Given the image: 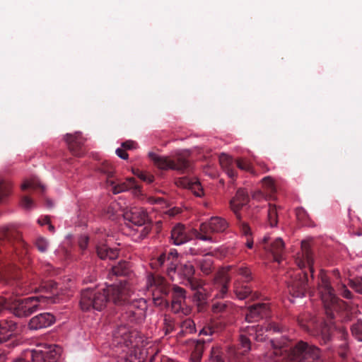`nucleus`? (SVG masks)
Listing matches in <instances>:
<instances>
[{
	"label": "nucleus",
	"mask_w": 362,
	"mask_h": 362,
	"mask_svg": "<svg viewBox=\"0 0 362 362\" xmlns=\"http://www.w3.org/2000/svg\"><path fill=\"white\" fill-rule=\"evenodd\" d=\"M116 154L122 159L126 160L128 158V153L126 152V150H124L122 147L118 148L116 150Z\"/></svg>",
	"instance_id": "62"
},
{
	"label": "nucleus",
	"mask_w": 362,
	"mask_h": 362,
	"mask_svg": "<svg viewBox=\"0 0 362 362\" xmlns=\"http://www.w3.org/2000/svg\"><path fill=\"white\" fill-rule=\"evenodd\" d=\"M352 335L358 341H362V320H358L351 328Z\"/></svg>",
	"instance_id": "42"
},
{
	"label": "nucleus",
	"mask_w": 362,
	"mask_h": 362,
	"mask_svg": "<svg viewBox=\"0 0 362 362\" xmlns=\"http://www.w3.org/2000/svg\"><path fill=\"white\" fill-rule=\"evenodd\" d=\"M89 241V238L87 235H81L78 239V246L81 250H85L87 248Z\"/></svg>",
	"instance_id": "55"
},
{
	"label": "nucleus",
	"mask_w": 362,
	"mask_h": 362,
	"mask_svg": "<svg viewBox=\"0 0 362 362\" xmlns=\"http://www.w3.org/2000/svg\"><path fill=\"white\" fill-rule=\"evenodd\" d=\"M218 332L216 324L211 322L205 325L199 332L200 335L213 336Z\"/></svg>",
	"instance_id": "41"
},
{
	"label": "nucleus",
	"mask_w": 362,
	"mask_h": 362,
	"mask_svg": "<svg viewBox=\"0 0 362 362\" xmlns=\"http://www.w3.org/2000/svg\"><path fill=\"white\" fill-rule=\"evenodd\" d=\"M263 187L269 193H274L276 191L274 180L270 176H267L262 180Z\"/></svg>",
	"instance_id": "44"
},
{
	"label": "nucleus",
	"mask_w": 362,
	"mask_h": 362,
	"mask_svg": "<svg viewBox=\"0 0 362 362\" xmlns=\"http://www.w3.org/2000/svg\"><path fill=\"white\" fill-rule=\"evenodd\" d=\"M240 344L241 348L243 349V352H248L251 349L250 340L244 334L240 336Z\"/></svg>",
	"instance_id": "50"
},
{
	"label": "nucleus",
	"mask_w": 362,
	"mask_h": 362,
	"mask_svg": "<svg viewBox=\"0 0 362 362\" xmlns=\"http://www.w3.org/2000/svg\"><path fill=\"white\" fill-rule=\"evenodd\" d=\"M348 351V344L346 341H344L340 346L339 349V356L344 358L346 356Z\"/></svg>",
	"instance_id": "57"
},
{
	"label": "nucleus",
	"mask_w": 362,
	"mask_h": 362,
	"mask_svg": "<svg viewBox=\"0 0 362 362\" xmlns=\"http://www.w3.org/2000/svg\"><path fill=\"white\" fill-rule=\"evenodd\" d=\"M136 145L137 144L135 141L129 140V141H126L123 142L122 144V147L124 150H131V149L136 148Z\"/></svg>",
	"instance_id": "60"
},
{
	"label": "nucleus",
	"mask_w": 362,
	"mask_h": 362,
	"mask_svg": "<svg viewBox=\"0 0 362 362\" xmlns=\"http://www.w3.org/2000/svg\"><path fill=\"white\" fill-rule=\"evenodd\" d=\"M318 290L320 294L322 303L327 320L321 324L320 328L314 330V321L307 320L303 317H299L298 322L299 325L312 335L321 337L324 344H327L331 339L332 332L334 329V312L338 311L343 301L339 300L334 293V289L330 285L328 277L321 274L320 281L318 284Z\"/></svg>",
	"instance_id": "1"
},
{
	"label": "nucleus",
	"mask_w": 362,
	"mask_h": 362,
	"mask_svg": "<svg viewBox=\"0 0 362 362\" xmlns=\"http://www.w3.org/2000/svg\"><path fill=\"white\" fill-rule=\"evenodd\" d=\"M185 303H177V302L172 301V305H171L172 310L175 313L182 312L184 314L187 315L189 312V309L187 307L185 308Z\"/></svg>",
	"instance_id": "48"
},
{
	"label": "nucleus",
	"mask_w": 362,
	"mask_h": 362,
	"mask_svg": "<svg viewBox=\"0 0 362 362\" xmlns=\"http://www.w3.org/2000/svg\"><path fill=\"white\" fill-rule=\"evenodd\" d=\"M110 247L106 245H102L97 247V254L100 259H106L105 253L108 252Z\"/></svg>",
	"instance_id": "53"
},
{
	"label": "nucleus",
	"mask_w": 362,
	"mask_h": 362,
	"mask_svg": "<svg viewBox=\"0 0 362 362\" xmlns=\"http://www.w3.org/2000/svg\"><path fill=\"white\" fill-rule=\"evenodd\" d=\"M130 297V290L129 289V296L127 300L122 303H117V305H122L120 310V325L117 327L125 326L129 330V327L127 326L125 322L129 323H139L146 316V310L147 308L146 300L143 298L134 300L131 302L129 301Z\"/></svg>",
	"instance_id": "7"
},
{
	"label": "nucleus",
	"mask_w": 362,
	"mask_h": 362,
	"mask_svg": "<svg viewBox=\"0 0 362 362\" xmlns=\"http://www.w3.org/2000/svg\"><path fill=\"white\" fill-rule=\"evenodd\" d=\"M214 281L215 288L217 290L215 296L223 298L228 291V285L230 281V276L226 272L221 271L216 274Z\"/></svg>",
	"instance_id": "22"
},
{
	"label": "nucleus",
	"mask_w": 362,
	"mask_h": 362,
	"mask_svg": "<svg viewBox=\"0 0 362 362\" xmlns=\"http://www.w3.org/2000/svg\"><path fill=\"white\" fill-rule=\"evenodd\" d=\"M21 206L25 209H30L34 206V202L29 197L24 196L21 199Z\"/></svg>",
	"instance_id": "54"
},
{
	"label": "nucleus",
	"mask_w": 362,
	"mask_h": 362,
	"mask_svg": "<svg viewBox=\"0 0 362 362\" xmlns=\"http://www.w3.org/2000/svg\"><path fill=\"white\" fill-rule=\"evenodd\" d=\"M128 296L129 286L127 281H123L119 285L83 290L79 304L83 311H101L109 302L112 301L114 304L122 303Z\"/></svg>",
	"instance_id": "2"
},
{
	"label": "nucleus",
	"mask_w": 362,
	"mask_h": 362,
	"mask_svg": "<svg viewBox=\"0 0 362 362\" xmlns=\"http://www.w3.org/2000/svg\"><path fill=\"white\" fill-rule=\"evenodd\" d=\"M107 174V182L112 187V192L114 194H119L129 189H133L135 194L140 192V187L138 185L136 180L134 177L127 179L126 182L116 184L115 181L112 180L113 177V172L112 170H103Z\"/></svg>",
	"instance_id": "15"
},
{
	"label": "nucleus",
	"mask_w": 362,
	"mask_h": 362,
	"mask_svg": "<svg viewBox=\"0 0 362 362\" xmlns=\"http://www.w3.org/2000/svg\"><path fill=\"white\" fill-rule=\"evenodd\" d=\"M210 362H226L218 348L213 347L210 354Z\"/></svg>",
	"instance_id": "45"
},
{
	"label": "nucleus",
	"mask_w": 362,
	"mask_h": 362,
	"mask_svg": "<svg viewBox=\"0 0 362 362\" xmlns=\"http://www.w3.org/2000/svg\"><path fill=\"white\" fill-rule=\"evenodd\" d=\"M235 165L240 170H245L256 175L255 170L252 168L250 163L244 158H238L235 160Z\"/></svg>",
	"instance_id": "35"
},
{
	"label": "nucleus",
	"mask_w": 362,
	"mask_h": 362,
	"mask_svg": "<svg viewBox=\"0 0 362 362\" xmlns=\"http://www.w3.org/2000/svg\"><path fill=\"white\" fill-rule=\"evenodd\" d=\"M193 299L194 301L197 303V306L200 309H202L206 300V294L204 292V289L195 291L193 296Z\"/></svg>",
	"instance_id": "39"
},
{
	"label": "nucleus",
	"mask_w": 362,
	"mask_h": 362,
	"mask_svg": "<svg viewBox=\"0 0 362 362\" xmlns=\"http://www.w3.org/2000/svg\"><path fill=\"white\" fill-rule=\"evenodd\" d=\"M134 173L141 180L147 183H151L154 180L153 175L146 172H142L137 170V172H134Z\"/></svg>",
	"instance_id": "51"
},
{
	"label": "nucleus",
	"mask_w": 362,
	"mask_h": 362,
	"mask_svg": "<svg viewBox=\"0 0 362 362\" xmlns=\"http://www.w3.org/2000/svg\"><path fill=\"white\" fill-rule=\"evenodd\" d=\"M86 139L80 132L74 134H66V141L69 151L76 156H81L84 153L83 145Z\"/></svg>",
	"instance_id": "19"
},
{
	"label": "nucleus",
	"mask_w": 362,
	"mask_h": 362,
	"mask_svg": "<svg viewBox=\"0 0 362 362\" xmlns=\"http://www.w3.org/2000/svg\"><path fill=\"white\" fill-rule=\"evenodd\" d=\"M172 301L177 303H185L186 291L183 288L178 286H173V287Z\"/></svg>",
	"instance_id": "32"
},
{
	"label": "nucleus",
	"mask_w": 362,
	"mask_h": 362,
	"mask_svg": "<svg viewBox=\"0 0 362 362\" xmlns=\"http://www.w3.org/2000/svg\"><path fill=\"white\" fill-rule=\"evenodd\" d=\"M55 321V317L49 313H40L32 317L28 323V327L32 330L44 329L52 325Z\"/></svg>",
	"instance_id": "20"
},
{
	"label": "nucleus",
	"mask_w": 362,
	"mask_h": 362,
	"mask_svg": "<svg viewBox=\"0 0 362 362\" xmlns=\"http://www.w3.org/2000/svg\"><path fill=\"white\" fill-rule=\"evenodd\" d=\"M0 279L6 284H11L13 293L16 296L25 295L32 291H37L38 288L35 285L28 284L19 279V271L16 267H10L0 272Z\"/></svg>",
	"instance_id": "10"
},
{
	"label": "nucleus",
	"mask_w": 362,
	"mask_h": 362,
	"mask_svg": "<svg viewBox=\"0 0 362 362\" xmlns=\"http://www.w3.org/2000/svg\"><path fill=\"white\" fill-rule=\"evenodd\" d=\"M226 304L223 303H215L212 305V310L214 313H219L225 310Z\"/></svg>",
	"instance_id": "58"
},
{
	"label": "nucleus",
	"mask_w": 362,
	"mask_h": 362,
	"mask_svg": "<svg viewBox=\"0 0 362 362\" xmlns=\"http://www.w3.org/2000/svg\"><path fill=\"white\" fill-rule=\"evenodd\" d=\"M187 228L184 225L177 223L171 230V239L173 244L180 245L192 239L193 236L195 237L194 231Z\"/></svg>",
	"instance_id": "16"
},
{
	"label": "nucleus",
	"mask_w": 362,
	"mask_h": 362,
	"mask_svg": "<svg viewBox=\"0 0 362 362\" xmlns=\"http://www.w3.org/2000/svg\"><path fill=\"white\" fill-rule=\"evenodd\" d=\"M148 156L153 163L161 170L172 169L182 173H186L191 170L189 161L181 156H177L175 160H171L168 157L160 156L150 152Z\"/></svg>",
	"instance_id": "12"
},
{
	"label": "nucleus",
	"mask_w": 362,
	"mask_h": 362,
	"mask_svg": "<svg viewBox=\"0 0 362 362\" xmlns=\"http://www.w3.org/2000/svg\"><path fill=\"white\" fill-rule=\"evenodd\" d=\"M130 272L129 263L126 261H120L117 264L112 267L110 275L116 276H127Z\"/></svg>",
	"instance_id": "29"
},
{
	"label": "nucleus",
	"mask_w": 362,
	"mask_h": 362,
	"mask_svg": "<svg viewBox=\"0 0 362 362\" xmlns=\"http://www.w3.org/2000/svg\"><path fill=\"white\" fill-rule=\"evenodd\" d=\"M341 295L347 299H351L352 298L351 292L346 288V286L344 284L340 286L339 288Z\"/></svg>",
	"instance_id": "56"
},
{
	"label": "nucleus",
	"mask_w": 362,
	"mask_h": 362,
	"mask_svg": "<svg viewBox=\"0 0 362 362\" xmlns=\"http://www.w3.org/2000/svg\"><path fill=\"white\" fill-rule=\"evenodd\" d=\"M269 237L263 238V247L271 252L276 262H281L284 251V243L281 238H276L269 244Z\"/></svg>",
	"instance_id": "21"
},
{
	"label": "nucleus",
	"mask_w": 362,
	"mask_h": 362,
	"mask_svg": "<svg viewBox=\"0 0 362 362\" xmlns=\"http://www.w3.org/2000/svg\"><path fill=\"white\" fill-rule=\"evenodd\" d=\"M21 189L23 190L27 189H30L32 190L39 189L41 192L45 191V187L42 185L40 181L36 178L25 181L21 185Z\"/></svg>",
	"instance_id": "34"
},
{
	"label": "nucleus",
	"mask_w": 362,
	"mask_h": 362,
	"mask_svg": "<svg viewBox=\"0 0 362 362\" xmlns=\"http://www.w3.org/2000/svg\"><path fill=\"white\" fill-rule=\"evenodd\" d=\"M146 285L148 290L152 292L154 300H159L168 296L170 291L169 284L158 274H148Z\"/></svg>",
	"instance_id": "13"
},
{
	"label": "nucleus",
	"mask_w": 362,
	"mask_h": 362,
	"mask_svg": "<svg viewBox=\"0 0 362 362\" xmlns=\"http://www.w3.org/2000/svg\"><path fill=\"white\" fill-rule=\"evenodd\" d=\"M211 339H208L206 340L199 339V340H193L191 343V346L192 348V351L191 354V361L192 362H201V359L202 357L203 352L205 349V344L206 342H210Z\"/></svg>",
	"instance_id": "27"
},
{
	"label": "nucleus",
	"mask_w": 362,
	"mask_h": 362,
	"mask_svg": "<svg viewBox=\"0 0 362 362\" xmlns=\"http://www.w3.org/2000/svg\"><path fill=\"white\" fill-rule=\"evenodd\" d=\"M17 322L11 320L0 321V344L8 341L17 331Z\"/></svg>",
	"instance_id": "24"
},
{
	"label": "nucleus",
	"mask_w": 362,
	"mask_h": 362,
	"mask_svg": "<svg viewBox=\"0 0 362 362\" xmlns=\"http://www.w3.org/2000/svg\"><path fill=\"white\" fill-rule=\"evenodd\" d=\"M237 274L244 279V281L247 283L252 279V273L247 267H240L236 269Z\"/></svg>",
	"instance_id": "43"
},
{
	"label": "nucleus",
	"mask_w": 362,
	"mask_h": 362,
	"mask_svg": "<svg viewBox=\"0 0 362 362\" xmlns=\"http://www.w3.org/2000/svg\"><path fill=\"white\" fill-rule=\"evenodd\" d=\"M165 334H170L174 329L173 325L170 322H166V319L165 320Z\"/></svg>",
	"instance_id": "63"
},
{
	"label": "nucleus",
	"mask_w": 362,
	"mask_h": 362,
	"mask_svg": "<svg viewBox=\"0 0 362 362\" xmlns=\"http://www.w3.org/2000/svg\"><path fill=\"white\" fill-rule=\"evenodd\" d=\"M249 202V196L247 192L245 189H238L235 197L230 202L231 209L235 214L238 219H240V216L238 214L239 210Z\"/></svg>",
	"instance_id": "23"
},
{
	"label": "nucleus",
	"mask_w": 362,
	"mask_h": 362,
	"mask_svg": "<svg viewBox=\"0 0 362 362\" xmlns=\"http://www.w3.org/2000/svg\"><path fill=\"white\" fill-rule=\"evenodd\" d=\"M180 332L182 334L187 333H193L194 332H195V324L194 321L190 318H187L183 320L180 325Z\"/></svg>",
	"instance_id": "38"
},
{
	"label": "nucleus",
	"mask_w": 362,
	"mask_h": 362,
	"mask_svg": "<svg viewBox=\"0 0 362 362\" xmlns=\"http://www.w3.org/2000/svg\"><path fill=\"white\" fill-rule=\"evenodd\" d=\"M178 252L175 249H170L168 253L163 252L158 258L153 259L151 264L153 268L161 267L165 262H175L177 263Z\"/></svg>",
	"instance_id": "26"
},
{
	"label": "nucleus",
	"mask_w": 362,
	"mask_h": 362,
	"mask_svg": "<svg viewBox=\"0 0 362 362\" xmlns=\"http://www.w3.org/2000/svg\"><path fill=\"white\" fill-rule=\"evenodd\" d=\"M187 284L190 286V288L194 291L203 290V283L198 280L194 276L190 279L187 280Z\"/></svg>",
	"instance_id": "47"
},
{
	"label": "nucleus",
	"mask_w": 362,
	"mask_h": 362,
	"mask_svg": "<svg viewBox=\"0 0 362 362\" xmlns=\"http://www.w3.org/2000/svg\"><path fill=\"white\" fill-rule=\"evenodd\" d=\"M276 362H323L319 348L300 341L290 346L285 341L272 340Z\"/></svg>",
	"instance_id": "3"
},
{
	"label": "nucleus",
	"mask_w": 362,
	"mask_h": 362,
	"mask_svg": "<svg viewBox=\"0 0 362 362\" xmlns=\"http://www.w3.org/2000/svg\"><path fill=\"white\" fill-rule=\"evenodd\" d=\"M177 184L189 189L197 197H202L204 195V189L200 182L197 179L183 177L178 181Z\"/></svg>",
	"instance_id": "25"
},
{
	"label": "nucleus",
	"mask_w": 362,
	"mask_h": 362,
	"mask_svg": "<svg viewBox=\"0 0 362 362\" xmlns=\"http://www.w3.org/2000/svg\"><path fill=\"white\" fill-rule=\"evenodd\" d=\"M233 288L235 296L240 300L245 299L252 293V290L249 286L243 285L241 282L238 280L234 282Z\"/></svg>",
	"instance_id": "30"
},
{
	"label": "nucleus",
	"mask_w": 362,
	"mask_h": 362,
	"mask_svg": "<svg viewBox=\"0 0 362 362\" xmlns=\"http://www.w3.org/2000/svg\"><path fill=\"white\" fill-rule=\"evenodd\" d=\"M228 227L227 221L219 216L211 217L207 222L202 223L199 231L194 230L195 238L204 241H212V234L223 233Z\"/></svg>",
	"instance_id": "11"
},
{
	"label": "nucleus",
	"mask_w": 362,
	"mask_h": 362,
	"mask_svg": "<svg viewBox=\"0 0 362 362\" xmlns=\"http://www.w3.org/2000/svg\"><path fill=\"white\" fill-rule=\"evenodd\" d=\"M301 250L302 252L298 254L296 259V263L300 269L308 267L310 272L313 274L314 272V259L308 243L302 241ZM308 274L303 270L298 272L288 283V288L289 293L293 297L296 298L304 296L308 289Z\"/></svg>",
	"instance_id": "4"
},
{
	"label": "nucleus",
	"mask_w": 362,
	"mask_h": 362,
	"mask_svg": "<svg viewBox=\"0 0 362 362\" xmlns=\"http://www.w3.org/2000/svg\"><path fill=\"white\" fill-rule=\"evenodd\" d=\"M124 218L126 224L129 228H133L134 226L142 227L137 237L139 240L145 238L152 229V224L148 215L143 208H132L124 214Z\"/></svg>",
	"instance_id": "9"
},
{
	"label": "nucleus",
	"mask_w": 362,
	"mask_h": 362,
	"mask_svg": "<svg viewBox=\"0 0 362 362\" xmlns=\"http://www.w3.org/2000/svg\"><path fill=\"white\" fill-rule=\"evenodd\" d=\"M267 212L269 225L272 227L276 226L278 223V214L276 206L269 204Z\"/></svg>",
	"instance_id": "40"
},
{
	"label": "nucleus",
	"mask_w": 362,
	"mask_h": 362,
	"mask_svg": "<svg viewBox=\"0 0 362 362\" xmlns=\"http://www.w3.org/2000/svg\"><path fill=\"white\" fill-rule=\"evenodd\" d=\"M201 271L205 274H209L212 272L213 259L211 257H205L197 261Z\"/></svg>",
	"instance_id": "33"
},
{
	"label": "nucleus",
	"mask_w": 362,
	"mask_h": 362,
	"mask_svg": "<svg viewBox=\"0 0 362 362\" xmlns=\"http://www.w3.org/2000/svg\"><path fill=\"white\" fill-rule=\"evenodd\" d=\"M46 301L43 296H32L25 298H9L0 297V315L5 310H11L16 317H23L36 312L40 303Z\"/></svg>",
	"instance_id": "6"
},
{
	"label": "nucleus",
	"mask_w": 362,
	"mask_h": 362,
	"mask_svg": "<svg viewBox=\"0 0 362 362\" xmlns=\"http://www.w3.org/2000/svg\"><path fill=\"white\" fill-rule=\"evenodd\" d=\"M6 242L15 251L20 258L28 254V245L23 239L22 233L13 225H9L0 228V245Z\"/></svg>",
	"instance_id": "8"
},
{
	"label": "nucleus",
	"mask_w": 362,
	"mask_h": 362,
	"mask_svg": "<svg viewBox=\"0 0 362 362\" xmlns=\"http://www.w3.org/2000/svg\"><path fill=\"white\" fill-rule=\"evenodd\" d=\"M272 331H273L274 332H280L281 328L278 325L275 323H271L265 327L257 325L248 326L245 328V332L247 334L250 336L254 335V339L259 341H264L266 339V337H267V335L264 336L265 332Z\"/></svg>",
	"instance_id": "18"
},
{
	"label": "nucleus",
	"mask_w": 362,
	"mask_h": 362,
	"mask_svg": "<svg viewBox=\"0 0 362 362\" xmlns=\"http://www.w3.org/2000/svg\"><path fill=\"white\" fill-rule=\"evenodd\" d=\"M219 163L229 177L231 179L236 177L237 173L235 170V160L230 156L224 153L221 154L219 157Z\"/></svg>",
	"instance_id": "28"
},
{
	"label": "nucleus",
	"mask_w": 362,
	"mask_h": 362,
	"mask_svg": "<svg viewBox=\"0 0 362 362\" xmlns=\"http://www.w3.org/2000/svg\"><path fill=\"white\" fill-rule=\"evenodd\" d=\"M168 267H167V274L168 276L173 280V274H175L177 272V262H167Z\"/></svg>",
	"instance_id": "52"
},
{
	"label": "nucleus",
	"mask_w": 362,
	"mask_h": 362,
	"mask_svg": "<svg viewBox=\"0 0 362 362\" xmlns=\"http://www.w3.org/2000/svg\"><path fill=\"white\" fill-rule=\"evenodd\" d=\"M60 351L61 348L57 346L54 348L44 347L43 349L27 350L25 352V356L29 358L32 362H57Z\"/></svg>",
	"instance_id": "14"
},
{
	"label": "nucleus",
	"mask_w": 362,
	"mask_h": 362,
	"mask_svg": "<svg viewBox=\"0 0 362 362\" xmlns=\"http://www.w3.org/2000/svg\"><path fill=\"white\" fill-rule=\"evenodd\" d=\"M195 272V269L194 266L189 263L187 262L185 264H180L178 267V274L182 276L186 280L190 279L194 276Z\"/></svg>",
	"instance_id": "31"
},
{
	"label": "nucleus",
	"mask_w": 362,
	"mask_h": 362,
	"mask_svg": "<svg viewBox=\"0 0 362 362\" xmlns=\"http://www.w3.org/2000/svg\"><path fill=\"white\" fill-rule=\"evenodd\" d=\"M136 334L125 326L115 329L112 332V345L122 349L126 354L122 356L125 362H144L148 360V351L137 347L134 341Z\"/></svg>",
	"instance_id": "5"
},
{
	"label": "nucleus",
	"mask_w": 362,
	"mask_h": 362,
	"mask_svg": "<svg viewBox=\"0 0 362 362\" xmlns=\"http://www.w3.org/2000/svg\"><path fill=\"white\" fill-rule=\"evenodd\" d=\"M106 258L110 259H115L118 255V250L117 249L110 248L107 253H105Z\"/></svg>",
	"instance_id": "61"
},
{
	"label": "nucleus",
	"mask_w": 362,
	"mask_h": 362,
	"mask_svg": "<svg viewBox=\"0 0 362 362\" xmlns=\"http://www.w3.org/2000/svg\"><path fill=\"white\" fill-rule=\"evenodd\" d=\"M11 190V185L4 181L0 182V202L4 197L9 194Z\"/></svg>",
	"instance_id": "46"
},
{
	"label": "nucleus",
	"mask_w": 362,
	"mask_h": 362,
	"mask_svg": "<svg viewBox=\"0 0 362 362\" xmlns=\"http://www.w3.org/2000/svg\"><path fill=\"white\" fill-rule=\"evenodd\" d=\"M240 230L244 235H245L246 237H248L251 235L250 228L246 223L241 222L240 223Z\"/></svg>",
	"instance_id": "59"
},
{
	"label": "nucleus",
	"mask_w": 362,
	"mask_h": 362,
	"mask_svg": "<svg viewBox=\"0 0 362 362\" xmlns=\"http://www.w3.org/2000/svg\"><path fill=\"white\" fill-rule=\"evenodd\" d=\"M257 165L259 167V168L262 170V173H264L269 170V168L267 166V165L262 161H258L257 163Z\"/></svg>",
	"instance_id": "64"
},
{
	"label": "nucleus",
	"mask_w": 362,
	"mask_h": 362,
	"mask_svg": "<svg viewBox=\"0 0 362 362\" xmlns=\"http://www.w3.org/2000/svg\"><path fill=\"white\" fill-rule=\"evenodd\" d=\"M269 313V307L267 303H255L248 308L245 320L248 322H257L260 319L267 317Z\"/></svg>",
	"instance_id": "17"
},
{
	"label": "nucleus",
	"mask_w": 362,
	"mask_h": 362,
	"mask_svg": "<svg viewBox=\"0 0 362 362\" xmlns=\"http://www.w3.org/2000/svg\"><path fill=\"white\" fill-rule=\"evenodd\" d=\"M34 245L37 250L42 253L46 252L49 247V240L42 236H39L35 239Z\"/></svg>",
	"instance_id": "37"
},
{
	"label": "nucleus",
	"mask_w": 362,
	"mask_h": 362,
	"mask_svg": "<svg viewBox=\"0 0 362 362\" xmlns=\"http://www.w3.org/2000/svg\"><path fill=\"white\" fill-rule=\"evenodd\" d=\"M296 215L297 219L303 225L310 226V219L307 211L302 207L296 209Z\"/></svg>",
	"instance_id": "36"
},
{
	"label": "nucleus",
	"mask_w": 362,
	"mask_h": 362,
	"mask_svg": "<svg viewBox=\"0 0 362 362\" xmlns=\"http://www.w3.org/2000/svg\"><path fill=\"white\" fill-rule=\"evenodd\" d=\"M349 285L357 293L362 294V277H358L351 280Z\"/></svg>",
	"instance_id": "49"
}]
</instances>
